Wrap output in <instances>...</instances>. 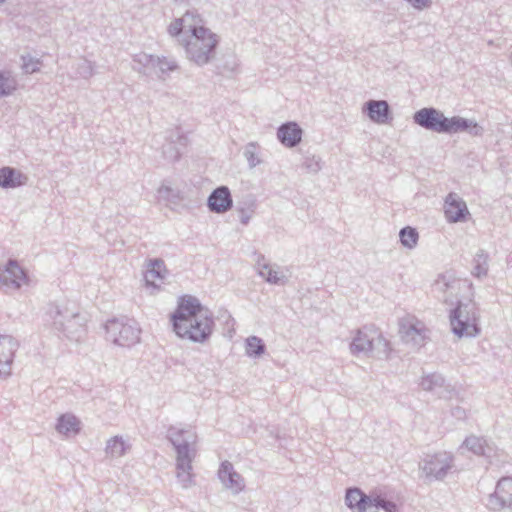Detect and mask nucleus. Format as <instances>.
<instances>
[{
  "label": "nucleus",
  "mask_w": 512,
  "mask_h": 512,
  "mask_svg": "<svg viewBox=\"0 0 512 512\" xmlns=\"http://www.w3.org/2000/svg\"><path fill=\"white\" fill-rule=\"evenodd\" d=\"M155 55L140 53L134 56L133 61L140 65V68H136L139 72L147 73V70H153L155 64Z\"/></svg>",
  "instance_id": "obj_35"
},
{
  "label": "nucleus",
  "mask_w": 512,
  "mask_h": 512,
  "mask_svg": "<svg viewBox=\"0 0 512 512\" xmlns=\"http://www.w3.org/2000/svg\"><path fill=\"white\" fill-rule=\"evenodd\" d=\"M167 438L176 451L177 478L183 488L194 485L192 462L196 455L194 445L197 435L190 429L171 426L167 431Z\"/></svg>",
  "instance_id": "obj_2"
},
{
  "label": "nucleus",
  "mask_w": 512,
  "mask_h": 512,
  "mask_svg": "<svg viewBox=\"0 0 512 512\" xmlns=\"http://www.w3.org/2000/svg\"><path fill=\"white\" fill-rule=\"evenodd\" d=\"M178 68H179V66H178L176 60L173 58H167L164 56L163 57L156 56V58H155V64H154L153 70L158 69L162 75L166 74L168 72H173V71L177 70Z\"/></svg>",
  "instance_id": "obj_34"
},
{
  "label": "nucleus",
  "mask_w": 512,
  "mask_h": 512,
  "mask_svg": "<svg viewBox=\"0 0 512 512\" xmlns=\"http://www.w3.org/2000/svg\"><path fill=\"white\" fill-rule=\"evenodd\" d=\"M444 213L449 223L464 222L469 215L465 201L454 192L449 193L445 198Z\"/></svg>",
  "instance_id": "obj_17"
},
{
  "label": "nucleus",
  "mask_w": 512,
  "mask_h": 512,
  "mask_svg": "<svg viewBox=\"0 0 512 512\" xmlns=\"http://www.w3.org/2000/svg\"><path fill=\"white\" fill-rule=\"evenodd\" d=\"M363 111L378 124H386L392 119L390 106L385 100H369L364 104Z\"/></svg>",
  "instance_id": "obj_20"
},
{
  "label": "nucleus",
  "mask_w": 512,
  "mask_h": 512,
  "mask_svg": "<svg viewBox=\"0 0 512 512\" xmlns=\"http://www.w3.org/2000/svg\"><path fill=\"white\" fill-rule=\"evenodd\" d=\"M256 207V200L254 196L248 195V208L238 206L237 211L239 213L240 222L243 225H247L254 213Z\"/></svg>",
  "instance_id": "obj_36"
},
{
  "label": "nucleus",
  "mask_w": 512,
  "mask_h": 512,
  "mask_svg": "<svg viewBox=\"0 0 512 512\" xmlns=\"http://www.w3.org/2000/svg\"><path fill=\"white\" fill-rule=\"evenodd\" d=\"M167 30L170 36L177 38L181 37L183 33H186L180 18H176L172 21Z\"/></svg>",
  "instance_id": "obj_42"
},
{
  "label": "nucleus",
  "mask_w": 512,
  "mask_h": 512,
  "mask_svg": "<svg viewBox=\"0 0 512 512\" xmlns=\"http://www.w3.org/2000/svg\"><path fill=\"white\" fill-rule=\"evenodd\" d=\"M374 345H376L380 355H383L386 358L388 357L390 352L389 341L376 330L364 327L357 330L356 335L350 344V351L353 355L363 353L364 355L369 356L374 350Z\"/></svg>",
  "instance_id": "obj_7"
},
{
  "label": "nucleus",
  "mask_w": 512,
  "mask_h": 512,
  "mask_svg": "<svg viewBox=\"0 0 512 512\" xmlns=\"http://www.w3.org/2000/svg\"><path fill=\"white\" fill-rule=\"evenodd\" d=\"M170 320L178 337L195 343L206 342L213 332L214 319L211 312L191 295L179 299Z\"/></svg>",
  "instance_id": "obj_1"
},
{
  "label": "nucleus",
  "mask_w": 512,
  "mask_h": 512,
  "mask_svg": "<svg viewBox=\"0 0 512 512\" xmlns=\"http://www.w3.org/2000/svg\"><path fill=\"white\" fill-rule=\"evenodd\" d=\"M463 446L477 456L490 457L493 448L487 443L483 437L471 435L467 437Z\"/></svg>",
  "instance_id": "obj_27"
},
{
  "label": "nucleus",
  "mask_w": 512,
  "mask_h": 512,
  "mask_svg": "<svg viewBox=\"0 0 512 512\" xmlns=\"http://www.w3.org/2000/svg\"><path fill=\"white\" fill-rule=\"evenodd\" d=\"M399 332L402 340L414 347H421L425 344L426 329L424 325L417 320H403L400 322Z\"/></svg>",
  "instance_id": "obj_14"
},
{
  "label": "nucleus",
  "mask_w": 512,
  "mask_h": 512,
  "mask_svg": "<svg viewBox=\"0 0 512 512\" xmlns=\"http://www.w3.org/2000/svg\"><path fill=\"white\" fill-rule=\"evenodd\" d=\"M181 42L184 43L187 59L201 67L215 58L219 39L210 29L199 28L194 36L182 39Z\"/></svg>",
  "instance_id": "obj_3"
},
{
  "label": "nucleus",
  "mask_w": 512,
  "mask_h": 512,
  "mask_svg": "<svg viewBox=\"0 0 512 512\" xmlns=\"http://www.w3.org/2000/svg\"><path fill=\"white\" fill-rule=\"evenodd\" d=\"M346 505L351 509H356L355 512H366L372 510V498L364 494L359 488H349L345 496Z\"/></svg>",
  "instance_id": "obj_22"
},
{
  "label": "nucleus",
  "mask_w": 512,
  "mask_h": 512,
  "mask_svg": "<svg viewBox=\"0 0 512 512\" xmlns=\"http://www.w3.org/2000/svg\"><path fill=\"white\" fill-rule=\"evenodd\" d=\"M508 58L512 64V46L509 48V52H508Z\"/></svg>",
  "instance_id": "obj_47"
},
{
  "label": "nucleus",
  "mask_w": 512,
  "mask_h": 512,
  "mask_svg": "<svg viewBox=\"0 0 512 512\" xmlns=\"http://www.w3.org/2000/svg\"><path fill=\"white\" fill-rule=\"evenodd\" d=\"M377 509L367 510L366 512H377Z\"/></svg>",
  "instance_id": "obj_50"
},
{
  "label": "nucleus",
  "mask_w": 512,
  "mask_h": 512,
  "mask_svg": "<svg viewBox=\"0 0 512 512\" xmlns=\"http://www.w3.org/2000/svg\"><path fill=\"white\" fill-rule=\"evenodd\" d=\"M303 130L296 122H286L277 129V138L287 148L296 147L302 140Z\"/></svg>",
  "instance_id": "obj_21"
},
{
  "label": "nucleus",
  "mask_w": 512,
  "mask_h": 512,
  "mask_svg": "<svg viewBox=\"0 0 512 512\" xmlns=\"http://www.w3.org/2000/svg\"><path fill=\"white\" fill-rule=\"evenodd\" d=\"M131 449V444L120 435H116L106 442L105 453L110 458L123 457Z\"/></svg>",
  "instance_id": "obj_26"
},
{
  "label": "nucleus",
  "mask_w": 512,
  "mask_h": 512,
  "mask_svg": "<svg viewBox=\"0 0 512 512\" xmlns=\"http://www.w3.org/2000/svg\"><path fill=\"white\" fill-rule=\"evenodd\" d=\"M19 347L18 341L11 335L0 334V377L11 374L15 352Z\"/></svg>",
  "instance_id": "obj_15"
},
{
  "label": "nucleus",
  "mask_w": 512,
  "mask_h": 512,
  "mask_svg": "<svg viewBox=\"0 0 512 512\" xmlns=\"http://www.w3.org/2000/svg\"><path fill=\"white\" fill-rule=\"evenodd\" d=\"M416 9H423L429 7L431 0H406Z\"/></svg>",
  "instance_id": "obj_44"
},
{
  "label": "nucleus",
  "mask_w": 512,
  "mask_h": 512,
  "mask_svg": "<svg viewBox=\"0 0 512 512\" xmlns=\"http://www.w3.org/2000/svg\"><path fill=\"white\" fill-rule=\"evenodd\" d=\"M488 254L480 249L473 259L472 275L477 278L486 277L488 274Z\"/></svg>",
  "instance_id": "obj_29"
},
{
  "label": "nucleus",
  "mask_w": 512,
  "mask_h": 512,
  "mask_svg": "<svg viewBox=\"0 0 512 512\" xmlns=\"http://www.w3.org/2000/svg\"><path fill=\"white\" fill-rule=\"evenodd\" d=\"M442 281H443L444 286H445L446 288H448V287H449V283L446 281V276H443V277H442Z\"/></svg>",
  "instance_id": "obj_48"
},
{
  "label": "nucleus",
  "mask_w": 512,
  "mask_h": 512,
  "mask_svg": "<svg viewBox=\"0 0 512 512\" xmlns=\"http://www.w3.org/2000/svg\"><path fill=\"white\" fill-rule=\"evenodd\" d=\"M185 32H189L190 36H194V33L199 28H205L203 26V20L196 10H188L180 17Z\"/></svg>",
  "instance_id": "obj_28"
},
{
  "label": "nucleus",
  "mask_w": 512,
  "mask_h": 512,
  "mask_svg": "<svg viewBox=\"0 0 512 512\" xmlns=\"http://www.w3.org/2000/svg\"><path fill=\"white\" fill-rule=\"evenodd\" d=\"M266 351L264 341L257 336H249L245 341V352L248 357L259 358Z\"/></svg>",
  "instance_id": "obj_30"
},
{
  "label": "nucleus",
  "mask_w": 512,
  "mask_h": 512,
  "mask_svg": "<svg viewBox=\"0 0 512 512\" xmlns=\"http://www.w3.org/2000/svg\"><path fill=\"white\" fill-rule=\"evenodd\" d=\"M17 88V81L10 71L0 70V97L11 95Z\"/></svg>",
  "instance_id": "obj_32"
},
{
  "label": "nucleus",
  "mask_w": 512,
  "mask_h": 512,
  "mask_svg": "<svg viewBox=\"0 0 512 512\" xmlns=\"http://www.w3.org/2000/svg\"><path fill=\"white\" fill-rule=\"evenodd\" d=\"M28 282L27 271L16 259L10 258L5 264H0V289L19 290Z\"/></svg>",
  "instance_id": "obj_8"
},
{
  "label": "nucleus",
  "mask_w": 512,
  "mask_h": 512,
  "mask_svg": "<svg viewBox=\"0 0 512 512\" xmlns=\"http://www.w3.org/2000/svg\"><path fill=\"white\" fill-rule=\"evenodd\" d=\"M6 0H0V4L4 3Z\"/></svg>",
  "instance_id": "obj_51"
},
{
  "label": "nucleus",
  "mask_w": 512,
  "mask_h": 512,
  "mask_svg": "<svg viewBox=\"0 0 512 512\" xmlns=\"http://www.w3.org/2000/svg\"><path fill=\"white\" fill-rule=\"evenodd\" d=\"M28 177L16 168L5 166L0 168V187L16 188L27 183Z\"/></svg>",
  "instance_id": "obj_24"
},
{
  "label": "nucleus",
  "mask_w": 512,
  "mask_h": 512,
  "mask_svg": "<svg viewBox=\"0 0 512 512\" xmlns=\"http://www.w3.org/2000/svg\"><path fill=\"white\" fill-rule=\"evenodd\" d=\"M233 206V199L231 192L227 186H219L214 189L208 199L207 207L209 211L217 214H222L229 211Z\"/></svg>",
  "instance_id": "obj_18"
},
{
  "label": "nucleus",
  "mask_w": 512,
  "mask_h": 512,
  "mask_svg": "<svg viewBox=\"0 0 512 512\" xmlns=\"http://www.w3.org/2000/svg\"><path fill=\"white\" fill-rule=\"evenodd\" d=\"M451 331L458 337H476L481 329L476 304L458 302L449 315Z\"/></svg>",
  "instance_id": "obj_4"
},
{
  "label": "nucleus",
  "mask_w": 512,
  "mask_h": 512,
  "mask_svg": "<svg viewBox=\"0 0 512 512\" xmlns=\"http://www.w3.org/2000/svg\"><path fill=\"white\" fill-rule=\"evenodd\" d=\"M40 62L38 60H26L25 57H23V65L22 68L26 74H32L39 70Z\"/></svg>",
  "instance_id": "obj_43"
},
{
  "label": "nucleus",
  "mask_w": 512,
  "mask_h": 512,
  "mask_svg": "<svg viewBox=\"0 0 512 512\" xmlns=\"http://www.w3.org/2000/svg\"><path fill=\"white\" fill-rule=\"evenodd\" d=\"M158 193L162 198H166L170 202L176 204L180 200L179 193L175 192L171 187L162 185L158 189Z\"/></svg>",
  "instance_id": "obj_41"
},
{
  "label": "nucleus",
  "mask_w": 512,
  "mask_h": 512,
  "mask_svg": "<svg viewBox=\"0 0 512 512\" xmlns=\"http://www.w3.org/2000/svg\"><path fill=\"white\" fill-rule=\"evenodd\" d=\"M176 3H187L189 0H174Z\"/></svg>",
  "instance_id": "obj_49"
},
{
  "label": "nucleus",
  "mask_w": 512,
  "mask_h": 512,
  "mask_svg": "<svg viewBox=\"0 0 512 512\" xmlns=\"http://www.w3.org/2000/svg\"><path fill=\"white\" fill-rule=\"evenodd\" d=\"M56 330L63 332L71 340H78L84 331L86 318L67 306L53 305L49 309Z\"/></svg>",
  "instance_id": "obj_5"
},
{
  "label": "nucleus",
  "mask_w": 512,
  "mask_h": 512,
  "mask_svg": "<svg viewBox=\"0 0 512 512\" xmlns=\"http://www.w3.org/2000/svg\"><path fill=\"white\" fill-rule=\"evenodd\" d=\"M452 413H453V415H454V416H456V417L460 418V417L464 416L465 411H464L462 408H460V407H456V408L453 410V412H452Z\"/></svg>",
  "instance_id": "obj_45"
},
{
  "label": "nucleus",
  "mask_w": 512,
  "mask_h": 512,
  "mask_svg": "<svg viewBox=\"0 0 512 512\" xmlns=\"http://www.w3.org/2000/svg\"><path fill=\"white\" fill-rule=\"evenodd\" d=\"M264 255H259L257 260L258 274L268 283L283 285L287 282V277L279 271L278 266H272L268 263H262Z\"/></svg>",
  "instance_id": "obj_23"
},
{
  "label": "nucleus",
  "mask_w": 512,
  "mask_h": 512,
  "mask_svg": "<svg viewBox=\"0 0 512 512\" xmlns=\"http://www.w3.org/2000/svg\"><path fill=\"white\" fill-rule=\"evenodd\" d=\"M302 167L308 172L316 174L318 173L322 166H321V158L319 156L315 155H308L304 158V161L302 163Z\"/></svg>",
  "instance_id": "obj_37"
},
{
  "label": "nucleus",
  "mask_w": 512,
  "mask_h": 512,
  "mask_svg": "<svg viewBox=\"0 0 512 512\" xmlns=\"http://www.w3.org/2000/svg\"><path fill=\"white\" fill-rule=\"evenodd\" d=\"M399 238L401 244L408 248L413 249L416 247L418 240H419V233L416 230V228L411 226H406L402 228L399 232Z\"/></svg>",
  "instance_id": "obj_33"
},
{
  "label": "nucleus",
  "mask_w": 512,
  "mask_h": 512,
  "mask_svg": "<svg viewBox=\"0 0 512 512\" xmlns=\"http://www.w3.org/2000/svg\"><path fill=\"white\" fill-rule=\"evenodd\" d=\"M164 270V262L161 259H153L150 260V265L148 270L145 273L144 279L146 285H151L152 287H156L153 284L156 279H163L162 271Z\"/></svg>",
  "instance_id": "obj_31"
},
{
  "label": "nucleus",
  "mask_w": 512,
  "mask_h": 512,
  "mask_svg": "<svg viewBox=\"0 0 512 512\" xmlns=\"http://www.w3.org/2000/svg\"><path fill=\"white\" fill-rule=\"evenodd\" d=\"M107 338L114 344L129 347L140 341L141 329L138 323L126 317L113 318L106 322Z\"/></svg>",
  "instance_id": "obj_6"
},
{
  "label": "nucleus",
  "mask_w": 512,
  "mask_h": 512,
  "mask_svg": "<svg viewBox=\"0 0 512 512\" xmlns=\"http://www.w3.org/2000/svg\"><path fill=\"white\" fill-rule=\"evenodd\" d=\"M187 143L188 138L181 134L179 130L172 131L167 137V143L162 147L163 157L169 162L178 161Z\"/></svg>",
  "instance_id": "obj_19"
},
{
  "label": "nucleus",
  "mask_w": 512,
  "mask_h": 512,
  "mask_svg": "<svg viewBox=\"0 0 512 512\" xmlns=\"http://www.w3.org/2000/svg\"><path fill=\"white\" fill-rule=\"evenodd\" d=\"M56 431L66 437L77 435L81 430L80 420L72 413H64L57 419Z\"/></svg>",
  "instance_id": "obj_25"
},
{
  "label": "nucleus",
  "mask_w": 512,
  "mask_h": 512,
  "mask_svg": "<svg viewBox=\"0 0 512 512\" xmlns=\"http://www.w3.org/2000/svg\"><path fill=\"white\" fill-rule=\"evenodd\" d=\"M77 73L84 79L90 78L94 73L92 62L82 59L77 65Z\"/></svg>",
  "instance_id": "obj_39"
},
{
  "label": "nucleus",
  "mask_w": 512,
  "mask_h": 512,
  "mask_svg": "<svg viewBox=\"0 0 512 512\" xmlns=\"http://www.w3.org/2000/svg\"><path fill=\"white\" fill-rule=\"evenodd\" d=\"M485 129L475 119L453 116L448 118L446 134L467 133L471 137H482Z\"/></svg>",
  "instance_id": "obj_13"
},
{
  "label": "nucleus",
  "mask_w": 512,
  "mask_h": 512,
  "mask_svg": "<svg viewBox=\"0 0 512 512\" xmlns=\"http://www.w3.org/2000/svg\"><path fill=\"white\" fill-rule=\"evenodd\" d=\"M419 385L423 390L435 394L438 398L451 399L455 395L454 388L446 383L441 374L436 372L423 375Z\"/></svg>",
  "instance_id": "obj_12"
},
{
  "label": "nucleus",
  "mask_w": 512,
  "mask_h": 512,
  "mask_svg": "<svg viewBox=\"0 0 512 512\" xmlns=\"http://www.w3.org/2000/svg\"><path fill=\"white\" fill-rule=\"evenodd\" d=\"M487 506L494 511L512 507V477H502L497 482L494 493L488 497Z\"/></svg>",
  "instance_id": "obj_11"
},
{
  "label": "nucleus",
  "mask_w": 512,
  "mask_h": 512,
  "mask_svg": "<svg viewBox=\"0 0 512 512\" xmlns=\"http://www.w3.org/2000/svg\"><path fill=\"white\" fill-rule=\"evenodd\" d=\"M238 206L248 208V196L242 202H240Z\"/></svg>",
  "instance_id": "obj_46"
},
{
  "label": "nucleus",
  "mask_w": 512,
  "mask_h": 512,
  "mask_svg": "<svg viewBox=\"0 0 512 512\" xmlns=\"http://www.w3.org/2000/svg\"><path fill=\"white\" fill-rule=\"evenodd\" d=\"M217 474L223 486L233 494H239L245 488L244 478L235 471L231 462L223 461Z\"/></svg>",
  "instance_id": "obj_16"
},
{
  "label": "nucleus",
  "mask_w": 512,
  "mask_h": 512,
  "mask_svg": "<svg viewBox=\"0 0 512 512\" xmlns=\"http://www.w3.org/2000/svg\"><path fill=\"white\" fill-rule=\"evenodd\" d=\"M244 156L246 160L248 161L249 167L254 168L259 163L260 160L256 157V144L255 143H249L244 151Z\"/></svg>",
  "instance_id": "obj_40"
},
{
  "label": "nucleus",
  "mask_w": 512,
  "mask_h": 512,
  "mask_svg": "<svg viewBox=\"0 0 512 512\" xmlns=\"http://www.w3.org/2000/svg\"><path fill=\"white\" fill-rule=\"evenodd\" d=\"M373 509H383L385 512H397V505L381 496L372 498Z\"/></svg>",
  "instance_id": "obj_38"
},
{
  "label": "nucleus",
  "mask_w": 512,
  "mask_h": 512,
  "mask_svg": "<svg viewBox=\"0 0 512 512\" xmlns=\"http://www.w3.org/2000/svg\"><path fill=\"white\" fill-rule=\"evenodd\" d=\"M448 118L434 107H424L413 114L415 124L439 134H446Z\"/></svg>",
  "instance_id": "obj_9"
},
{
  "label": "nucleus",
  "mask_w": 512,
  "mask_h": 512,
  "mask_svg": "<svg viewBox=\"0 0 512 512\" xmlns=\"http://www.w3.org/2000/svg\"><path fill=\"white\" fill-rule=\"evenodd\" d=\"M452 468V456L446 452L429 456L423 461L421 469L427 477L443 479Z\"/></svg>",
  "instance_id": "obj_10"
}]
</instances>
